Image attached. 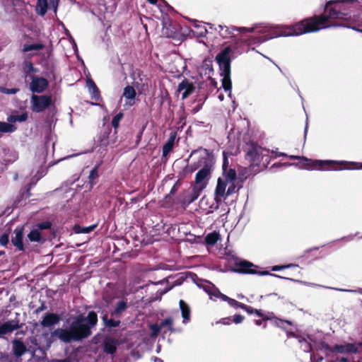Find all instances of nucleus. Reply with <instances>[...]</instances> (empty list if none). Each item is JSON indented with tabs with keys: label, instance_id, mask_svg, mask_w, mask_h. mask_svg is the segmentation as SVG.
I'll return each mask as SVG.
<instances>
[{
	"label": "nucleus",
	"instance_id": "nucleus-52",
	"mask_svg": "<svg viewBox=\"0 0 362 362\" xmlns=\"http://www.w3.org/2000/svg\"><path fill=\"white\" fill-rule=\"evenodd\" d=\"M95 86V83L91 78H88L86 80V86L88 89L94 88Z\"/></svg>",
	"mask_w": 362,
	"mask_h": 362
},
{
	"label": "nucleus",
	"instance_id": "nucleus-27",
	"mask_svg": "<svg viewBox=\"0 0 362 362\" xmlns=\"http://www.w3.org/2000/svg\"><path fill=\"white\" fill-rule=\"evenodd\" d=\"M161 329L167 328V329L163 330V333L165 334L167 331L170 332H175V329L173 327V319L172 317H168L164 320H163L160 324Z\"/></svg>",
	"mask_w": 362,
	"mask_h": 362
},
{
	"label": "nucleus",
	"instance_id": "nucleus-18",
	"mask_svg": "<svg viewBox=\"0 0 362 362\" xmlns=\"http://www.w3.org/2000/svg\"><path fill=\"white\" fill-rule=\"evenodd\" d=\"M202 189L203 187L194 186L192 189L184 197L182 200V204L189 205V204L194 202L199 197Z\"/></svg>",
	"mask_w": 362,
	"mask_h": 362
},
{
	"label": "nucleus",
	"instance_id": "nucleus-25",
	"mask_svg": "<svg viewBox=\"0 0 362 362\" xmlns=\"http://www.w3.org/2000/svg\"><path fill=\"white\" fill-rule=\"evenodd\" d=\"M341 353H357L362 350V344H341Z\"/></svg>",
	"mask_w": 362,
	"mask_h": 362
},
{
	"label": "nucleus",
	"instance_id": "nucleus-43",
	"mask_svg": "<svg viewBox=\"0 0 362 362\" xmlns=\"http://www.w3.org/2000/svg\"><path fill=\"white\" fill-rule=\"evenodd\" d=\"M98 177V167H95L93 169H92L90 172L88 179L90 182H93V181Z\"/></svg>",
	"mask_w": 362,
	"mask_h": 362
},
{
	"label": "nucleus",
	"instance_id": "nucleus-14",
	"mask_svg": "<svg viewBox=\"0 0 362 362\" xmlns=\"http://www.w3.org/2000/svg\"><path fill=\"white\" fill-rule=\"evenodd\" d=\"M23 226H17L13 231V236L11 238L12 244L19 250H24V245L23 243Z\"/></svg>",
	"mask_w": 362,
	"mask_h": 362
},
{
	"label": "nucleus",
	"instance_id": "nucleus-3",
	"mask_svg": "<svg viewBox=\"0 0 362 362\" xmlns=\"http://www.w3.org/2000/svg\"><path fill=\"white\" fill-rule=\"evenodd\" d=\"M98 322V316L95 312L90 311L87 317L80 315L71 324L70 327L75 337V341L87 338L91 334V328Z\"/></svg>",
	"mask_w": 362,
	"mask_h": 362
},
{
	"label": "nucleus",
	"instance_id": "nucleus-62",
	"mask_svg": "<svg viewBox=\"0 0 362 362\" xmlns=\"http://www.w3.org/2000/svg\"><path fill=\"white\" fill-rule=\"evenodd\" d=\"M208 200L205 198H202L200 202V205L202 206L204 204H207Z\"/></svg>",
	"mask_w": 362,
	"mask_h": 362
},
{
	"label": "nucleus",
	"instance_id": "nucleus-39",
	"mask_svg": "<svg viewBox=\"0 0 362 362\" xmlns=\"http://www.w3.org/2000/svg\"><path fill=\"white\" fill-rule=\"evenodd\" d=\"M123 117V113L119 112L117 114L112 120V125L114 127V129L117 130V128L119 127V123L122 118Z\"/></svg>",
	"mask_w": 362,
	"mask_h": 362
},
{
	"label": "nucleus",
	"instance_id": "nucleus-59",
	"mask_svg": "<svg viewBox=\"0 0 362 362\" xmlns=\"http://www.w3.org/2000/svg\"><path fill=\"white\" fill-rule=\"evenodd\" d=\"M207 33V30L205 27L202 28L199 35L204 36Z\"/></svg>",
	"mask_w": 362,
	"mask_h": 362
},
{
	"label": "nucleus",
	"instance_id": "nucleus-9",
	"mask_svg": "<svg viewBox=\"0 0 362 362\" xmlns=\"http://www.w3.org/2000/svg\"><path fill=\"white\" fill-rule=\"evenodd\" d=\"M255 267L253 264H252L250 262L242 260L237 262L235 263V271L238 273H243V274H259L260 276H265V275H271L275 277L281 278L282 279V276H280L279 275L271 274L267 271L264 272H258L255 269H252V267Z\"/></svg>",
	"mask_w": 362,
	"mask_h": 362
},
{
	"label": "nucleus",
	"instance_id": "nucleus-47",
	"mask_svg": "<svg viewBox=\"0 0 362 362\" xmlns=\"http://www.w3.org/2000/svg\"><path fill=\"white\" fill-rule=\"evenodd\" d=\"M8 241V235L7 234H4L0 237V243L1 245L6 246Z\"/></svg>",
	"mask_w": 362,
	"mask_h": 362
},
{
	"label": "nucleus",
	"instance_id": "nucleus-20",
	"mask_svg": "<svg viewBox=\"0 0 362 362\" xmlns=\"http://www.w3.org/2000/svg\"><path fill=\"white\" fill-rule=\"evenodd\" d=\"M60 320L58 315L55 313H47L43 317L41 325L43 327H50L57 324Z\"/></svg>",
	"mask_w": 362,
	"mask_h": 362
},
{
	"label": "nucleus",
	"instance_id": "nucleus-64",
	"mask_svg": "<svg viewBox=\"0 0 362 362\" xmlns=\"http://www.w3.org/2000/svg\"><path fill=\"white\" fill-rule=\"evenodd\" d=\"M255 324L259 326L262 324V321L261 320H255Z\"/></svg>",
	"mask_w": 362,
	"mask_h": 362
},
{
	"label": "nucleus",
	"instance_id": "nucleus-15",
	"mask_svg": "<svg viewBox=\"0 0 362 362\" xmlns=\"http://www.w3.org/2000/svg\"><path fill=\"white\" fill-rule=\"evenodd\" d=\"M228 182L223 178L219 177L217 180V185L215 189V200L218 202H221L222 199H226V187Z\"/></svg>",
	"mask_w": 362,
	"mask_h": 362
},
{
	"label": "nucleus",
	"instance_id": "nucleus-40",
	"mask_svg": "<svg viewBox=\"0 0 362 362\" xmlns=\"http://www.w3.org/2000/svg\"><path fill=\"white\" fill-rule=\"evenodd\" d=\"M150 329L152 331L151 336L156 337L158 335L160 332L162 330L159 324H152L150 325Z\"/></svg>",
	"mask_w": 362,
	"mask_h": 362
},
{
	"label": "nucleus",
	"instance_id": "nucleus-23",
	"mask_svg": "<svg viewBox=\"0 0 362 362\" xmlns=\"http://www.w3.org/2000/svg\"><path fill=\"white\" fill-rule=\"evenodd\" d=\"M128 308V302L127 298H123L118 301L112 312L111 315L116 317H119Z\"/></svg>",
	"mask_w": 362,
	"mask_h": 362
},
{
	"label": "nucleus",
	"instance_id": "nucleus-26",
	"mask_svg": "<svg viewBox=\"0 0 362 362\" xmlns=\"http://www.w3.org/2000/svg\"><path fill=\"white\" fill-rule=\"evenodd\" d=\"M179 305L183 317V323L186 324L190 320V308L183 300H180Z\"/></svg>",
	"mask_w": 362,
	"mask_h": 362
},
{
	"label": "nucleus",
	"instance_id": "nucleus-10",
	"mask_svg": "<svg viewBox=\"0 0 362 362\" xmlns=\"http://www.w3.org/2000/svg\"><path fill=\"white\" fill-rule=\"evenodd\" d=\"M48 86L49 82L46 78L33 76L30 83V90L33 93H41L47 88Z\"/></svg>",
	"mask_w": 362,
	"mask_h": 362
},
{
	"label": "nucleus",
	"instance_id": "nucleus-17",
	"mask_svg": "<svg viewBox=\"0 0 362 362\" xmlns=\"http://www.w3.org/2000/svg\"><path fill=\"white\" fill-rule=\"evenodd\" d=\"M218 28H219V33L221 37L223 38H227L232 35L233 32L234 30H238L240 32L247 31V32H252L254 30V28H247L245 27L236 28L235 26L227 27L223 26L221 25H218Z\"/></svg>",
	"mask_w": 362,
	"mask_h": 362
},
{
	"label": "nucleus",
	"instance_id": "nucleus-31",
	"mask_svg": "<svg viewBox=\"0 0 362 362\" xmlns=\"http://www.w3.org/2000/svg\"><path fill=\"white\" fill-rule=\"evenodd\" d=\"M102 320L105 327L109 328H113L118 327L121 322L120 320H115L113 319H108L107 315L105 314L102 317Z\"/></svg>",
	"mask_w": 362,
	"mask_h": 362
},
{
	"label": "nucleus",
	"instance_id": "nucleus-57",
	"mask_svg": "<svg viewBox=\"0 0 362 362\" xmlns=\"http://www.w3.org/2000/svg\"><path fill=\"white\" fill-rule=\"evenodd\" d=\"M201 150L204 151L206 153H207V152H208V151H207L206 149L203 148H198V149L193 150V151L191 152V153H190V155H189V158H191V157H192L194 153H196L197 152H198L199 151H201Z\"/></svg>",
	"mask_w": 362,
	"mask_h": 362
},
{
	"label": "nucleus",
	"instance_id": "nucleus-41",
	"mask_svg": "<svg viewBox=\"0 0 362 362\" xmlns=\"http://www.w3.org/2000/svg\"><path fill=\"white\" fill-rule=\"evenodd\" d=\"M230 185L228 187V189L226 190V198L233 194V193H235L238 191V189H236V186L234 184V182H229Z\"/></svg>",
	"mask_w": 362,
	"mask_h": 362
},
{
	"label": "nucleus",
	"instance_id": "nucleus-54",
	"mask_svg": "<svg viewBox=\"0 0 362 362\" xmlns=\"http://www.w3.org/2000/svg\"><path fill=\"white\" fill-rule=\"evenodd\" d=\"M47 308L44 302L42 303L41 305L35 310V313L37 314Z\"/></svg>",
	"mask_w": 362,
	"mask_h": 362
},
{
	"label": "nucleus",
	"instance_id": "nucleus-11",
	"mask_svg": "<svg viewBox=\"0 0 362 362\" xmlns=\"http://www.w3.org/2000/svg\"><path fill=\"white\" fill-rule=\"evenodd\" d=\"M51 337L53 338H58L65 343H69L72 341H75V337L73 334L71 327H69V329L57 328L51 333Z\"/></svg>",
	"mask_w": 362,
	"mask_h": 362
},
{
	"label": "nucleus",
	"instance_id": "nucleus-6",
	"mask_svg": "<svg viewBox=\"0 0 362 362\" xmlns=\"http://www.w3.org/2000/svg\"><path fill=\"white\" fill-rule=\"evenodd\" d=\"M317 353L310 356L311 361L320 362L324 359V356L332 357L339 352V346L336 344L334 347L329 346L325 341H322L315 344Z\"/></svg>",
	"mask_w": 362,
	"mask_h": 362
},
{
	"label": "nucleus",
	"instance_id": "nucleus-30",
	"mask_svg": "<svg viewBox=\"0 0 362 362\" xmlns=\"http://www.w3.org/2000/svg\"><path fill=\"white\" fill-rule=\"evenodd\" d=\"M220 239L218 233L214 231L206 235L205 237V243L209 245H214Z\"/></svg>",
	"mask_w": 362,
	"mask_h": 362
},
{
	"label": "nucleus",
	"instance_id": "nucleus-8",
	"mask_svg": "<svg viewBox=\"0 0 362 362\" xmlns=\"http://www.w3.org/2000/svg\"><path fill=\"white\" fill-rule=\"evenodd\" d=\"M52 104V98L48 95H32L30 98V109L35 112H42Z\"/></svg>",
	"mask_w": 362,
	"mask_h": 362
},
{
	"label": "nucleus",
	"instance_id": "nucleus-46",
	"mask_svg": "<svg viewBox=\"0 0 362 362\" xmlns=\"http://www.w3.org/2000/svg\"><path fill=\"white\" fill-rule=\"evenodd\" d=\"M96 227V225H93L88 227H83L78 233H89L93 231Z\"/></svg>",
	"mask_w": 362,
	"mask_h": 362
},
{
	"label": "nucleus",
	"instance_id": "nucleus-7",
	"mask_svg": "<svg viewBox=\"0 0 362 362\" xmlns=\"http://www.w3.org/2000/svg\"><path fill=\"white\" fill-rule=\"evenodd\" d=\"M117 141V132L110 126H103L98 136L101 147H113Z\"/></svg>",
	"mask_w": 362,
	"mask_h": 362
},
{
	"label": "nucleus",
	"instance_id": "nucleus-12",
	"mask_svg": "<svg viewBox=\"0 0 362 362\" xmlns=\"http://www.w3.org/2000/svg\"><path fill=\"white\" fill-rule=\"evenodd\" d=\"M195 90L193 83L187 79L182 81L177 87V91L182 93V99L187 98Z\"/></svg>",
	"mask_w": 362,
	"mask_h": 362
},
{
	"label": "nucleus",
	"instance_id": "nucleus-48",
	"mask_svg": "<svg viewBox=\"0 0 362 362\" xmlns=\"http://www.w3.org/2000/svg\"><path fill=\"white\" fill-rule=\"evenodd\" d=\"M244 320V317L241 315H235L232 321L235 324L241 323Z\"/></svg>",
	"mask_w": 362,
	"mask_h": 362
},
{
	"label": "nucleus",
	"instance_id": "nucleus-16",
	"mask_svg": "<svg viewBox=\"0 0 362 362\" xmlns=\"http://www.w3.org/2000/svg\"><path fill=\"white\" fill-rule=\"evenodd\" d=\"M210 176V168L206 165L201 170H199L195 176V182L197 187H203V189L206 185V180Z\"/></svg>",
	"mask_w": 362,
	"mask_h": 362
},
{
	"label": "nucleus",
	"instance_id": "nucleus-55",
	"mask_svg": "<svg viewBox=\"0 0 362 362\" xmlns=\"http://www.w3.org/2000/svg\"><path fill=\"white\" fill-rule=\"evenodd\" d=\"M221 322L223 325H230V324H231V322L233 321H232V319L230 317H226V318L221 319Z\"/></svg>",
	"mask_w": 362,
	"mask_h": 362
},
{
	"label": "nucleus",
	"instance_id": "nucleus-36",
	"mask_svg": "<svg viewBox=\"0 0 362 362\" xmlns=\"http://www.w3.org/2000/svg\"><path fill=\"white\" fill-rule=\"evenodd\" d=\"M28 238L31 242H40L42 239L41 233L37 229L32 230L28 235Z\"/></svg>",
	"mask_w": 362,
	"mask_h": 362
},
{
	"label": "nucleus",
	"instance_id": "nucleus-51",
	"mask_svg": "<svg viewBox=\"0 0 362 362\" xmlns=\"http://www.w3.org/2000/svg\"><path fill=\"white\" fill-rule=\"evenodd\" d=\"M38 227L40 229H48L51 227V223L49 222H43L38 224Z\"/></svg>",
	"mask_w": 362,
	"mask_h": 362
},
{
	"label": "nucleus",
	"instance_id": "nucleus-61",
	"mask_svg": "<svg viewBox=\"0 0 362 362\" xmlns=\"http://www.w3.org/2000/svg\"><path fill=\"white\" fill-rule=\"evenodd\" d=\"M277 321H278V322H279L281 324H283V323H284V322H286V323H287V324H288V325H291V322H290V321H288V320H280V319H278V320H277Z\"/></svg>",
	"mask_w": 362,
	"mask_h": 362
},
{
	"label": "nucleus",
	"instance_id": "nucleus-5",
	"mask_svg": "<svg viewBox=\"0 0 362 362\" xmlns=\"http://www.w3.org/2000/svg\"><path fill=\"white\" fill-rule=\"evenodd\" d=\"M289 158L299 160L298 165L307 170H338L339 169V161L337 160H312L298 156H290Z\"/></svg>",
	"mask_w": 362,
	"mask_h": 362
},
{
	"label": "nucleus",
	"instance_id": "nucleus-38",
	"mask_svg": "<svg viewBox=\"0 0 362 362\" xmlns=\"http://www.w3.org/2000/svg\"><path fill=\"white\" fill-rule=\"evenodd\" d=\"M90 93L91 94V97L96 101H98L100 98V90L95 85L94 88L88 89Z\"/></svg>",
	"mask_w": 362,
	"mask_h": 362
},
{
	"label": "nucleus",
	"instance_id": "nucleus-63",
	"mask_svg": "<svg viewBox=\"0 0 362 362\" xmlns=\"http://www.w3.org/2000/svg\"><path fill=\"white\" fill-rule=\"evenodd\" d=\"M176 190H177V188H176L175 185H174V186L173 187V188L171 189V190H170V194H174V193L176 192Z\"/></svg>",
	"mask_w": 362,
	"mask_h": 362
},
{
	"label": "nucleus",
	"instance_id": "nucleus-33",
	"mask_svg": "<svg viewBox=\"0 0 362 362\" xmlns=\"http://www.w3.org/2000/svg\"><path fill=\"white\" fill-rule=\"evenodd\" d=\"M28 119L27 113H22L21 115H13L8 117V122L10 123H14L16 122H24Z\"/></svg>",
	"mask_w": 362,
	"mask_h": 362
},
{
	"label": "nucleus",
	"instance_id": "nucleus-22",
	"mask_svg": "<svg viewBox=\"0 0 362 362\" xmlns=\"http://www.w3.org/2000/svg\"><path fill=\"white\" fill-rule=\"evenodd\" d=\"M202 286L203 289L211 296V298L212 296L219 298L222 294V293L217 288H216L214 284L209 281H205Z\"/></svg>",
	"mask_w": 362,
	"mask_h": 362
},
{
	"label": "nucleus",
	"instance_id": "nucleus-28",
	"mask_svg": "<svg viewBox=\"0 0 362 362\" xmlns=\"http://www.w3.org/2000/svg\"><path fill=\"white\" fill-rule=\"evenodd\" d=\"M48 0H37V3L36 5V12L37 14L43 16L47 13L48 9Z\"/></svg>",
	"mask_w": 362,
	"mask_h": 362
},
{
	"label": "nucleus",
	"instance_id": "nucleus-60",
	"mask_svg": "<svg viewBox=\"0 0 362 362\" xmlns=\"http://www.w3.org/2000/svg\"><path fill=\"white\" fill-rule=\"evenodd\" d=\"M51 362H68L66 359H54Z\"/></svg>",
	"mask_w": 362,
	"mask_h": 362
},
{
	"label": "nucleus",
	"instance_id": "nucleus-34",
	"mask_svg": "<svg viewBox=\"0 0 362 362\" xmlns=\"http://www.w3.org/2000/svg\"><path fill=\"white\" fill-rule=\"evenodd\" d=\"M44 48V45L41 43H35L31 45L25 44L23 45V52H28L33 50H41Z\"/></svg>",
	"mask_w": 362,
	"mask_h": 362
},
{
	"label": "nucleus",
	"instance_id": "nucleus-35",
	"mask_svg": "<svg viewBox=\"0 0 362 362\" xmlns=\"http://www.w3.org/2000/svg\"><path fill=\"white\" fill-rule=\"evenodd\" d=\"M123 95L127 99L134 100L136 96V91L132 86H127L124 89Z\"/></svg>",
	"mask_w": 362,
	"mask_h": 362
},
{
	"label": "nucleus",
	"instance_id": "nucleus-58",
	"mask_svg": "<svg viewBox=\"0 0 362 362\" xmlns=\"http://www.w3.org/2000/svg\"><path fill=\"white\" fill-rule=\"evenodd\" d=\"M355 3V1L354 0H341V6H344L347 3Z\"/></svg>",
	"mask_w": 362,
	"mask_h": 362
},
{
	"label": "nucleus",
	"instance_id": "nucleus-44",
	"mask_svg": "<svg viewBox=\"0 0 362 362\" xmlns=\"http://www.w3.org/2000/svg\"><path fill=\"white\" fill-rule=\"evenodd\" d=\"M241 309L245 310L249 315L254 314L255 313V309H254L252 307L247 305H245L244 303H243V305H242V308Z\"/></svg>",
	"mask_w": 362,
	"mask_h": 362
},
{
	"label": "nucleus",
	"instance_id": "nucleus-56",
	"mask_svg": "<svg viewBox=\"0 0 362 362\" xmlns=\"http://www.w3.org/2000/svg\"><path fill=\"white\" fill-rule=\"evenodd\" d=\"M273 153H275L276 155L274 156H272V159L276 158L278 156H287V155L284 153H277V152H274V151H272V152L270 151V155L273 154Z\"/></svg>",
	"mask_w": 362,
	"mask_h": 362
},
{
	"label": "nucleus",
	"instance_id": "nucleus-53",
	"mask_svg": "<svg viewBox=\"0 0 362 362\" xmlns=\"http://www.w3.org/2000/svg\"><path fill=\"white\" fill-rule=\"evenodd\" d=\"M291 266H292L291 264H289V265H287V266H274L272 268V271H279V270H281L282 269L288 268V267H290Z\"/></svg>",
	"mask_w": 362,
	"mask_h": 362
},
{
	"label": "nucleus",
	"instance_id": "nucleus-13",
	"mask_svg": "<svg viewBox=\"0 0 362 362\" xmlns=\"http://www.w3.org/2000/svg\"><path fill=\"white\" fill-rule=\"evenodd\" d=\"M19 328H21V325H19V321L18 320H8L0 324V337L5 334H11Z\"/></svg>",
	"mask_w": 362,
	"mask_h": 362
},
{
	"label": "nucleus",
	"instance_id": "nucleus-49",
	"mask_svg": "<svg viewBox=\"0 0 362 362\" xmlns=\"http://www.w3.org/2000/svg\"><path fill=\"white\" fill-rule=\"evenodd\" d=\"M59 0H49V6L52 7L54 12H56Z\"/></svg>",
	"mask_w": 362,
	"mask_h": 362
},
{
	"label": "nucleus",
	"instance_id": "nucleus-29",
	"mask_svg": "<svg viewBox=\"0 0 362 362\" xmlns=\"http://www.w3.org/2000/svg\"><path fill=\"white\" fill-rule=\"evenodd\" d=\"M219 298L223 301H226L230 307L234 308H240L241 309L242 305H243V303L238 302L235 299L230 298L223 293H222L221 295Z\"/></svg>",
	"mask_w": 362,
	"mask_h": 362
},
{
	"label": "nucleus",
	"instance_id": "nucleus-37",
	"mask_svg": "<svg viewBox=\"0 0 362 362\" xmlns=\"http://www.w3.org/2000/svg\"><path fill=\"white\" fill-rule=\"evenodd\" d=\"M225 180L227 181V182H235L236 180V172L233 169H230L227 173H225Z\"/></svg>",
	"mask_w": 362,
	"mask_h": 362
},
{
	"label": "nucleus",
	"instance_id": "nucleus-24",
	"mask_svg": "<svg viewBox=\"0 0 362 362\" xmlns=\"http://www.w3.org/2000/svg\"><path fill=\"white\" fill-rule=\"evenodd\" d=\"M13 344V351L15 356L17 357L21 356L27 351L26 346L19 339H15L12 342Z\"/></svg>",
	"mask_w": 362,
	"mask_h": 362
},
{
	"label": "nucleus",
	"instance_id": "nucleus-45",
	"mask_svg": "<svg viewBox=\"0 0 362 362\" xmlns=\"http://www.w3.org/2000/svg\"><path fill=\"white\" fill-rule=\"evenodd\" d=\"M219 203L217 200H216V204H212L211 206H209V209H207L206 214L213 213L214 211L217 210L219 206Z\"/></svg>",
	"mask_w": 362,
	"mask_h": 362
},
{
	"label": "nucleus",
	"instance_id": "nucleus-1",
	"mask_svg": "<svg viewBox=\"0 0 362 362\" xmlns=\"http://www.w3.org/2000/svg\"><path fill=\"white\" fill-rule=\"evenodd\" d=\"M337 1L328 2L321 15L304 19L293 26L286 28L284 31L276 33L275 35L269 38L300 35L308 33L317 32L330 27L339 26V6L337 4Z\"/></svg>",
	"mask_w": 362,
	"mask_h": 362
},
{
	"label": "nucleus",
	"instance_id": "nucleus-19",
	"mask_svg": "<svg viewBox=\"0 0 362 362\" xmlns=\"http://www.w3.org/2000/svg\"><path fill=\"white\" fill-rule=\"evenodd\" d=\"M117 340L112 338H106L103 342V350L106 354H113L118 346Z\"/></svg>",
	"mask_w": 362,
	"mask_h": 362
},
{
	"label": "nucleus",
	"instance_id": "nucleus-32",
	"mask_svg": "<svg viewBox=\"0 0 362 362\" xmlns=\"http://www.w3.org/2000/svg\"><path fill=\"white\" fill-rule=\"evenodd\" d=\"M16 127L15 125L0 121V132L1 133H12L15 132Z\"/></svg>",
	"mask_w": 362,
	"mask_h": 362
},
{
	"label": "nucleus",
	"instance_id": "nucleus-21",
	"mask_svg": "<svg viewBox=\"0 0 362 362\" xmlns=\"http://www.w3.org/2000/svg\"><path fill=\"white\" fill-rule=\"evenodd\" d=\"M176 136V132H173L170 134V136L167 142L163 146V156H167L168 153L172 151L175 144Z\"/></svg>",
	"mask_w": 362,
	"mask_h": 362
},
{
	"label": "nucleus",
	"instance_id": "nucleus-42",
	"mask_svg": "<svg viewBox=\"0 0 362 362\" xmlns=\"http://www.w3.org/2000/svg\"><path fill=\"white\" fill-rule=\"evenodd\" d=\"M18 91V88H6L4 87H0V92L8 95L16 94Z\"/></svg>",
	"mask_w": 362,
	"mask_h": 362
},
{
	"label": "nucleus",
	"instance_id": "nucleus-4",
	"mask_svg": "<svg viewBox=\"0 0 362 362\" xmlns=\"http://www.w3.org/2000/svg\"><path fill=\"white\" fill-rule=\"evenodd\" d=\"M230 53V48L227 47L216 57V60L219 66L220 75L222 76V87L226 91L229 92L232 88Z\"/></svg>",
	"mask_w": 362,
	"mask_h": 362
},
{
	"label": "nucleus",
	"instance_id": "nucleus-50",
	"mask_svg": "<svg viewBox=\"0 0 362 362\" xmlns=\"http://www.w3.org/2000/svg\"><path fill=\"white\" fill-rule=\"evenodd\" d=\"M255 314L257 315L258 317H262L264 320H269L270 318L266 315H264L261 310H255Z\"/></svg>",
	"mask_w": 362,
	"mask_h": 362
},
{
	"label": "nucleus",
	"instance_id": "nucleus-2",
	"mask_svg": "<svg viewBox=\"0 0 362 362\" xmlns=\"http://www.w3.org/2000/svg\"><path fill=\"white\" fill-rule=\"evenodd\" d=\"M245 158L250 163L247 168L250 175H256L267 168L272 160V155L269 149L251 143L246 150Z\"/></svg>",
	"mask_w": 362,
	"mask_h": 362
}]
</instances>
